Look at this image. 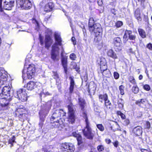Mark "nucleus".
Returning <instances> with one entry per match:
<instances>
[{"label": "nucleus", "mask_w": 152, "mask_h": 152, "mask_svg": "<svg viewBox=\"0 0 152 152\" xmlns=\"http://www.w3.org/2000/svg\"><path fill=\"white\" fill-rule=\"evenodd\" d=\"M35 66L33 64L29 65L26 69L24 68L23 71V77L24 79L28 78L31 79L35 72Z\"/></svg>", "instance_id": "1"}, {"label": "nucleus", "mask_w": 152, "mask_h": 152, "mask_svg": "<svg viewBox=\"0 0 152 152\" xmlns=\"http://www.w3.org/2000/svg\"><path fill=\"white\" fill-rule=\"evenodd\" d=\"M17 6L22 9H30L32 6L31 2L29 0H20L17 2Z\"/></svg>", "instance_id": "2"}, {"label": "nucleus", "mask_w": 152, "mask_h": 152, "mask_svg": "<svg viewBox=\"0 0 152 152\" xmlns=\"http://www.w3.org/2000/svg\"><path fill=\"white\" fill-rule=\"evenodd\" d=\"M11 88L9 86H5L2 90V92L0 94V99H3L10 97L12 95V91H11Z\"/></svg>", "instance_id": "3"}, {"label": "nucleus", "mask_w": 152, "mask_h": 152, "mask_svg": "<svg viewBox=\"0 0 152 152\" xmlns=\"http://www.w3.org/2000/svg\"><path fill=\"white\" fill-rule=\"evenodd\" d=\"M59 48L56 42H55L52 46L51 52V58L54 61H58L59 60Z\"/></svg>", "instance_id": "4"}, {"label": "nucleus", "mask_w": 152, "mask_h": 152, "mask_svg": "<svg viewBox=\"0 0 152 152\" xmlns=\"http://www.w3.org/2000/svg\"><path fill=\"white\" fill-rule=\"evenodd\" d=\"M85 128L82 130L84 136L87 138L92 140L94 134L92 132V129L90 127V124H86Z\"/></svg>", "instance_id": "5"}, {"label": "nucleus", "mask_w": 152, "mask_h": 152, "mask_svg": "<svg viewBox=\"0 0 152 152\" xmlns=\"http://www.w3.org/2000/svg\"><path fill=\"white\" fill-rule=\"evenodd\" d=\"M26 94L24 90L20 89L17 91L16 94L15 95V96L18 98L19 100L24 102L26 101L27 99Z\"/></svg>", "instance_id": "6"}, {"label": "nucleus", "mask_w": 152, "mask_h": 152, "mask_svg": "<svg viewBox=\"0 0 152 152\" xmlns=\"http://www.w3.org/2000/svg\"><path fill=\"white\" fill-rule=\"evenodd\" d=\"M61 149L64 152H73L75 148L73 144L70 143L65 142L61 144Z\"/></svg>", "instance_id": "7"}, {"label": "nucleus", "mask_w": 152, "mask_h": 152, "mask_svg": "<svg viewBox=\"0 0 152 152\" xmlns=\"http://www.w3.org/2000/svg\"><path fill=\"white\" fill-rule=\"evenodd\" d=\"M68 121L71 124L74 123L75 121L74 111L73 109V105L71 104L68 106Z\"/></svg>", "instance_id": "8"}, {"label": "nucleus", "mask_w": 152, "mask_h": 152, "mask_svg": "<svg viewBox=\"0 0 152 152\" xmlns=\"http://www.w3.org/2000/svg\"><path fill=\"white\" fill-rule=\"evenodd\" d=\"M92 31L89 30L90 31L91 33L94 32L95 34V35L96 37L97 36L101 34L102 31L101 26L98 23H95V25L92 27Z\"/></svg>", "instance_id": "9"}, {"label": "nucleus", "mask_w": 152, "mask_h": 152, "mask_svg": "<svg viewBox=\"0 0 152 152\" xmlns=\"http://www.w3.org/2000/svg\"><path fill=\"white\" fill-rule=\"evenodd\" d=\"M63 114V116H65V113L62 110H57L53 114L51 118V121H53L55 120H57L58 118H61V114Z\"/></svg>", "instance_id": "10"}, {"label": "nucleus", "mask_w": 152, "mask_h": 152, "mask_svg": "<svg viewBox=\"0 0 152 152\" xmlns=\"http://www.w3.org/2000/svg\"><path fill=\"white\" fill-rule=\"evenodd\" d=\"M15 0H5L4 2V8L6 10H10L14 6Z\"/></svg>", "instance_id": "11"}, {"label": "nucleus", "mask_w": 152, "mask_h": 152, "mask_svg": "<svg viewBox=\"0 0 152 152\" xmlns=\"http://www.w3.org/2000/svg\"><path fill=\"white\" fill-rule=\"evenodd\" d=\"M51 31L49 32L48 35H46L45 39V45L46 48L48 49L52 43L53 40L51 38V35L52 34Z\"/></svg>", "instance_id": "12"}, {"label": "nucleus", "mask_w": 152, "mask_h": 152, "mask_svg": "<svg viewBox=\"0 0 152 152\" xmlns=\"http://www.w3.org/2000/svg\"><path fill=\"white\" fill-rule=\"evenodd\" d=\"M53 121H51L52 123H53V125L55 127L58 128H59L60 130H61V129L60 128H62L64 126L63 124V122L61 120V118H60L59 119H57V121L56 120H54Z\"/></svg>", "instance_id": "13"}, {"label": "nucleus", "mask_w": 152, "mask_h": 152, "mask_svg": "<svg viewBox=\"0 0 152 152\" xmlns=\"http://www.w3.org/2000/svg\"><path fill=\"white\" fill-rule=\"evenodd\" d=\"M113 42L115 47H116L115 48L118 49V50H121V40L120 38L118 37L114 38L113 39Z\"/></svg>", "instance_id": "14"}, {"label": "nucleus", "mask_w": 152, "mask_h": 152, "mask_svg": "<svg viewBox=\"0 0 152 152\" xmlns=\"http://www.w3.org/2000/svg\"><path fill=\"white\" fill-rule=\"evenodd\" d=\"M7 75L4 73V71L0 70V85L4 84V82L7 80Z\"/></svg>", "instance_id": "15"}, {"label": "nucleus", "mask_w": 152, "mask_h": 152, "mask_svg": "<svg viewBox=\"0 0 152 152\" xmlns=\"http://www.w3.org/2000/svg\"><path fill=\"white\" fill-rule=\"evenodd\" d=\"M54 36L55 41L57 42V45L59 46L61 45V38L60 37V34L58 32H55L54 33Z\"/></svg>", "instance_id": "16"}, {"label": "nucleus", "mask_w": 152, "mask_h": 152, "mask_svg": "<svg viewBox=\"0 0 152 152\" xmlns=\"http://www.w3.org/2000/svg\"><path fill=\"white\" fill-rule=\"evenodd\" d=\"M133 132L136 136H139L142 133V128L140 126H137L133 129Z\"/></svg>", "instance_id": "17"}, {"label": "nucleus", "mask_w": 152, "mask_h": 152, "mask_svg": "<svg viewBox=\"0 0 152 152\" xmlns=\"http://www.w3.org/2000/svg\"><path fill=\"white\" fill-rule=\"evenodd\" d=\"M108 56L115 59L118 58V56L115 52L112 49L108 50L107 52Z\"/></svg>", "instance_id": "18"}, {"label": "nucleus", "mask_w": 152, "mask_h": 152, "mask_svg": "<svg viewBox=\"0 0 152 152\" xmlns=\"http://www.w3.org/2000/svg\"><path fill=\"white\" fill-rule=\"evenodd\" d=\"M69 78L70 80V81L69 92V94H71L73 92L75 84L73 78L72 77H70Z\"/></svg>", "instance_id": "19"}, {"label": "nucleus", "mask_w": 152, "mask_h": 152, "mask_svg": "<svg viewBox=\"0 0 152 152\" xmlns=\"http://www.w3.org/2000/svg\"><path fill=\"white\" fill-rule=\"evenodd\" d=\"M36 87V83L33 81H30L27 84V88L28 90H32Z\"/></svg>", "instance_id": "20"}, {"label": "nucleus", "mask_w": 152, "mask_h": 152, "mask_svg": "<svg viewBox=\"0 0 152 152\" xmlns=\"http://www.w3.org/2000/svg\"><path fill=\"white\" fill-rule=\"evenodd\" d=\"M126 34H128L129 35V38L130 40H134L136 38V36L132 33V31H126L125 34L124 36V37H125V36H126Z\"/></svg>", "instance_id": "21"}, {"label": "nucleus", "mask_w": 152, "mask_h": 152, "mask_svg": "<svg viewBox=\"0 0 152 152\" xmlns=\"http://www.w3.org/2000/svg\"><path fill=\"white\" fill-rule=\"evenodd\" d=\"M95 23L94 20V19L92 18H90L88 22V28L89 30H92V27L95 25Z\"/></svg>", "instance_id": "22"}, {"label": "nucleus", "mask_w": 152, "mask_h": 152, "mask_svg": "<svg viewBox=\"0 0 152 152\" xmlns=\"http://www.w3.org/2000/svg\"><path fill=\"white\" fill-rule=\"evenodd\" d=\"M134 16L138 22L141 20L142 18L140 17V13L139 10H136L135 12Z\"/></svg>", "instance_id": "23"}, {"label": "nucleus", "mask_w": 152, "mask_h": 152, "mask_svg": "<svg viewBox=\"0 0 152 152\" xmlns=\"http://www.w3.org/2000/svg\"><path fill=\"white\" fill-rule=\"evenodd\" d=\"M96 89V86L94 82L91 83L88 86L89 92L92 91L94 92Z\"/></svg>", "instance_id": "24"}, {"label": "nucleus", "mask_w": 152, "mask_h": 152, "mask_svg": "<svg viewBox=\"0 0 152 152\" xmlns=\"http://www.w3.org/2000/svg\"><path fill=\"white\" fill-rule=\"evenodd\" d=\"M78 100L79 104L80 106L81 110L83 111L85 104V101L83 99L81 98H79Z\"/></svg>", "instance_id": "25"}, {"label": "nucleus", "mask_w": 152, "mask_h": 152, "mask_svg": "<svg viewBox=\"0 0 152 152\" xmlns=\"http://www.w3.org/2000/svg\"><path fill=\"white\" fill-rule=\"evenodd\" d=\"M108 99V96L107 94H100L99 96V101L102 102L103 101H105L106 99Z\"/></svg>", "instance_id": "26"}, {"label": "nucleus", "mask_w": 152, "mask_h": 152, "mask_svg": "<svg viewBox=\"0 0 152 152\" xmlns=\"http://www.w3.org/2000/svg\"><path fill=\"white\" fill-rule=\"evenodd\" d=\"M138 31L140 35L142 38H143L146 37V35L144 30L141 28H139Z\"/></svg>", "instance_id": "27"}, {"label": "nucleus", "mask_w": 152, "mask_h": 152, "mask_svg": "<svg viewBox=\"0 0 152 152\" xmlns=\"http://www.w3.org/2000/svg\"><path fill=\"white\" fill-rule=\"evenodd\" d=\"M103 75L106 77H110L111 76V74L109 70L107 69L102 72Z\"/></svg>", "instance_id": "28"}, {"label": "nucleus", "mask_w": 152, "mask_h": 152, "mask_svg": "<svg viewBox=\"0 0 152 152\" xmlns=\"http://www.w3.org/2000/svg\"><path fill=\"white\" fill-rule=\"evenodd\" d=\"M61 62L63 67L67 66V58L65 57H61Z\"/></svg>", "instance_id": "29"}, {"label": "nucleus", "mask_w": 152, "mask_h": 152, "mask_svg": "<svg viewBox=\"0 0 152 152\" xmlns=\"http://www.w3.org/2000/svg\"><path fill=\"white\" fill-rule=\"evenodd\" d=\"M83 116L84 119H85L86 124H90V123L88 121L86 112H83Z\"/></svg>", "instance_id": "30"}, {"label": "nucleus", "mask_w": 152, "mask_h": 152, "mask_svg": "<svg viewBox=\"0 0 152 152\" xmlns=\"http://www.w3.org/2000/svg\"><path fill=\"white\" fill-rule=\"evenodd\" d=\"M104 104L105 106L107 108L110 109L111 104L110 102V101L108 99V98L107 99H106L104 101Z\"/></svg>", "instance_id": "31"}, {"label": "nucleus", "mask_w": 152, "mask_h": 152, "mask_svg": "<svg viewBox=\"0 0 152 152\" xmlns=\"http://www.w3.org/2000/svg\"><path fill=\"white\" fill-rule=\"evenodd\" d=\"M145 102L146 100L142 99L136 101L135 103L136 104L140 106L141 104H144V103Z\"/></svg>", "instance_id": "32"}, {"label": "nucleus", "mask_w": 152, "mask_h": 152, "mask_svg": "<svg viewBox=\"0 0 152 152\" xmlns=\"http://www.w3.org/2000/svg\"><path fill=\"white\" fill-rule=\"evenodd\" d=\"M118 107L120 109H122L123 108L124 106V101L121 99H120L118 101Z\"/></svg>", "instance_id": "33"}, {"label": "nucleus", "mask_w": 152, "mask_h": 152, "mask_svg": "<svg viewBox=\"0 0 152 152\" xmlns=\"http://www.w3.org/2000/svg\"><path fill=\"white\" fill-rule=\"evenodd\" d=\"M72 65L77 72H79L80 71V68L79 66H77L76 63L74 62H72Z\"/></svg>", "instance_id": "34"}, {"label": "nucleus", "mask_w": 152, "mask_h": 152, "mask_svg": "<svg viewBox=\"0 0 152 152\" xmlns=\"http://www.w3.org/2000/svg\"><path fill=\"white\" fill-rule=\"evenodd\" d=\"M106 62L105 58H103L101 59L100 69H102V66L106 65Z\"/></svg>", "instance_id": "35"}, {"label": "nucleus", "mask_w": 152, "mask_h": 152, "mask_svg": "<svg viewBox=\"0 0 152 152\" xmlns=\"http://www.w3.org/2000/svg\"><path fill=\"white\" fill-rule=\"evenodd\" d=\"M132 91L134 94L137 93L139 91V89L137 86H134L132 88Z\"/></svg>", "instance_id": "36"}, {"label": "nucleus", "mask_w": 152, "mask_h": 152, "mask_svg": "<svg viewBox=\"0 0 152 152\" xmlns=\"http://www.w3.org/2000/svg\"><path fill=\"white\" fill-rule=\"evenodd\" d=\"M76 138L78 141V145H80L82 143V139L81 136L79 134V136H77Z\"/></svg>", "instance_id": "37"}, {"label": "nucleus", "mask_w": 152, "mask_h": 152, "mask_svg": "<svg viewBox=\"0 0 152 152\" xmlns=\"http://www.w3.org/2000/svg\"><path fill=\"white\" fill-rule=\"evenodd\" d=\"M54 4L52 2H49L46 5V7H48L50 10H52L54 7Z\"/></svg>", "instance_id": "38"}, {"label": "nucleus", "mask_w": 152, "mask_h": 152, "mask_svg": "<svg viewBox=\"0 0 152 152\" xmlns=\"http://www.w3.org/2000/svg\"><path fill=\"white\" fill-rule=\"evenodd\" d=\"M124 87L123 85H121L119 87V89L120 91L121 94L122 95H124Z\"/></svg>", "instance_id": "39"}, {"label": "nucleus", "mask_w": 152, "mask_h": 152, "mask_svg": "<svg viewBox=\"0 0 152 152\" xmlns=\"http://www.w3.org/2000/svg\"><path fill=\"white\" fill-rule=\"evenodd\" d=\"M15 136H13L12 139H10L9 140V144L11 145L10 146L11 147L13 146V143L15 142Z\"/></svg>", "instance_id": "40"}, {"label": "nucleus", "mask_w": 152, "mask_h": 152, "mask_svg": "<svg viewBox=\"0 0 152 152\" xmlns=\"http://www.w3.org/2000/svg\"><path fill=\"white\" fill-rule=\"evenodd\" d=\"M97 128L101 131H103L104 130V127L102 124H98L96 125Z\"/></svg>", "instance_id": "41"}, {"label": "nucleus", "mask_w": 152, "mask_h": 152, "mask_svg": "<svg viewBox=\"0 0 152 152\" xmlns=\"http://www.w3.org/2000/svg\"><path fill=\"white\" fill-rule=\"evenodd\" d=\"M69 58L72 60H75L76 58V57L75 54L72 53L70 55Z\"/></svg>", "instance_id": "42"}, {"label": "nucleus", "mask_w": 152, "mask_h": 152, "mask_svg": "<svg viewBox=\"0 0 152 152\" xmlns=\"http://www.w3.org/2000/svg\"><path fill=\"white\" fill-rule=\"evenodd\" d=\"M97 149L99 152L102 151L104 150V147L103 145H100L97 147Z\"/></svg>", "instance_id": "43"}, {"label": "nucleus", "mask_w": 152, "mask_h": 152, "mask_svg": "<svg viewBox=\"0 0 152 152\" xmlns=\"http://www.w3.org/2000/svg\"><path fill=\"white\" fill-rule=\"evenodd\" d=\"M143 88L147 91H149L150 90V86L148 84H145L143 86Z\"/></svg>", "instance_id": "44"}, {"label": "nucleus", "mask_w": 152, "mask_h": 152, "mask_svg": "<svg viewBox=\"0 0 152 152\" xmlns=\"http://www.w3.org/2000/svg\"><path fill=\"white\" fill-rule=\"evenodd\" d=\"M151 127V125L150 123L148 121L146 122L145 125V128L149 129Z\"/></svg>", "instance_id": "45"}, {"label": "nucleus", "mask_w": 152, "mask_h": 152, "mask_svg": "<svg viewBox=\"0 0 152 152\" xmlns=\"http://www.w3.org/2000/svg\"><path fill=\"white\" fill-rule=\"evenodd\" d=\"M123 23L121 21H118L115 23V26L117 28H119L122 26Z\"/></svg>", "instance_id": "46"}, {"label": "nucleus", "mask_w": 152, "mask_h": 152, "mask_svg": "<svg viewBox=\"0 0 152 152\" xmlns=\"http://www.w3.org/2000/svg\"><path fill=\"white\" fill-rule=\"evenodd\" d=\"M130 82L132 84H135L136 82L134 79L133 76H130L129 78Z\"/></svg>", "instance_id": "47"}, {"label": "nucleus", "mask_w": 152, "mask_h": 152, "mask_svg": "<svg viewBox=\"0 0 152 152\" xmlns=\"http://www.w3.org/2000/svg\"><path fill=\"white\" fill-rule=\"evenodd\" d=\"M114 76L115 79H118L119 77V74L117 72H115L114 73Z\"/></svg>", "instance_id": "48"}, {"label": "nucleus", "mask_w": 152, "mask_h": 152, "mask_svg": "<svg viewBox=\"0 0 152 152\" xmlns=\"http://www.w3.org/2000/svg\"><path fill=\"white\" fill-rule=\"evenodd\" d=\"M53 75L54 76V78L55 79H56L58 77V75L57 72H53Z\"/></svg>", "instance_id": "49"}, {"label": "nucleus", "mask_w": 152, "mask_h": 152, "mask_svg": "<svg viewBox=\"0 0 152 152\" xmlns=\"http://www.w3.org/2000/svg\"><path fill=\"white\" fill-rule=\"evenodd\" d=\"M39 41L40 43V44L42 45H43L44 42L43 41V39L41 35H40L39 36Z\"/></svg>", "instance_id": "50"}, {"label": "nucleus", "mask_w": 152, "mask_h": 152, "mask_svg": "<svg viewBox=\"0 0 152 152\" xmlns=\"http://www.w3.org/2000/svg\"><path fill=\"white\" fill-rule=\"evenodd\" d=\"M147 47L150 50H152V44L149 43L147 45Z\"/></svg>", "instance_id": "51"}, {"label": "nucleus", "mask_w": 152, "mask_h": 152, "mask_svg": "<svg viewBox=\"0 0 152 152\" xmlns=\"http://www.w3.org/2000/svg\"><path fill=\"white\" fill-rule=\"evenodd\" d=\"M101 71H104L107 69V65H104L102 66V69H100Z\"/></svg>", "instance_id": "52"}, {"label": "nucleus", "mask_w": 152, "mask_h": 152, "mask_svg": "<svg viewBox=\"0 0 152 152\" xmlns=\"http://www.w3.org/2000/svg\"><path fill=\"white\" fill-rule=\"evenodd\" d=\"M74 45H76V41L75 39V37H72L71 39Z\"/></svg>", "instance_id": "53"}, {"label": "nucleus", "mask_w": 152, "mask_h": 152, "mask_svg": "<svg viewBox=\"0 0 152 152\" xmlns=\"http://www.w3.org/2000/svg\"><path fill=\"white\" fill-rule=\"evenodd\" d=\"M113 144L115 147H117L118 144V142L116 141L115 142H113Z\"/></svg>", "instance_id": "54"}, {"label": "nucleus", "mask_w": 152, "mask_h": 152, "mask_svg": "<svg viewBox=\"0 0 152 152\" xmlns=\"http://www.w3.org/2000/svg\"><path fill=\"white\" fill-rule=\"evenodd\" d=\"M72 136L77 137V136H79V134H77L75 132H73L72 134Z\"/></svg>", "instance_id": "55"}, {"label": "nucleus", "mask_w": 152, "mask_h": 152, "mask_svg": "<svg viewBox=\"0 0 152 152\" xmlns=\"http://www.w3.org/2000/svg\"><path fill=\"white\" fill-rule=\"evenodd\" d=\"M97 3L99 6H101L102 5L103 3L102 0H99Z\"/></svg>", "instance_id": "56"}, {"label": "nucleus", "mask_w": 152, "mask_h": 152, "mask_svg": "<svg viewBox=\"0 0 152 152\" xmlns=\"http://www.w3.org/2000/svg\"><path fill=\"white\" fill-rule=\"evenodd\" d=\"M61 49H62V51H61V57H64L63 56L64 55V49L62 47H61Z\"/></svg>", "instance_id": "57"}, {"label": "nucleus", "mask_w": 152, "mask_h": 152, "mask_svg": "<svg viewBox=\"0 0 152 152\" xmlns=\"http://www.w3.org/2000/svg\"><path fill=\"white\" fill-rule=\"evenodd\" d=\"M107 144H109L111 142V140L108 139H106L105 140Z\"/></svg>", "instance_id": "58"}, {"label": "nucleus", "mask_w": 152, "mask_h": 152, "mask_svg": "<svg viewBox=\"0 0 152 152\" xmlns=\"http://www.w3.org/2000/svg\"><path fill=\"white\" fill-rule=\"evenodd\" d=\"M141 151L142 152H148L149 151L147 150L144 149H141Z\"/></svg>", "instance_id": "59"}, {"label": "nucleus", "mask_w": 152, "mask_h": 152, "mask_svg": "<svg viewBox=\"0 0 152 152\" xmlns=\"http://www.w3.org/2000/svg\"><path fill=\"white\" fill-rule=\"evenodd\" d=\"M33 23H35L37 24V26H38V22L36 20L34 19H33Z\"/></svg>", "instance_id": "60"}, {"label": "nucleus", "mask_w": 152, "mask_h": 152, "mask_svg": "<svg viewBox=\"0 0 152 152\" xmlns=\"http://www.w3.org/2000/svg\"><path fill=\"white\" fill-rule=\"evenodd\" d=\"M121 118L123 119H124L125 118V116L124 114L123 113H122V114L120 116Z\"/></svg>", "instance_id": "61"}, {"label": "nucleus", "mask_w": 152, "mask_h": 152, "mask_svg": "<svg viewBox=\"0 0 152 152\" xmlns=\"http://www.w3.org/2000/svg\"><path fill=\"white\" fill-rule=\"evenodd\" d=\"M148 71L147 70V69H146L145 71V73L147 75V76L148 77V78H149V74L148 73Z\"/></svg>", "instance_id": "62"}, {"label": "nucleus", "mask_w": 152, "mask_h": 152, "mask_svg": "<svg viewBox=\"0 0 152 152\" xmlns=\"http://www.w3.org/2000/svg\"><path fill=\"white\" fill-rule=\"evenodd\" d=\"M125 121L126 122V125L129 124L130 123L128 119H126V120H125Z\"/></svg>", "instance_id": "63"}, {"label": "nucleus", "mask_w": 152, "mask_h": 152, "mask_svg": "<svg viewBox=\"0 0 152 152\" xmlns=\"http://www.w3.org/2000/svg\"><path fill=\"white\" fill-rule=\"evenodd\" d=\"M117 113L118 115H120V116H121V115L122 114V113L120 111H117Z\"/></svg>", "instance_id": "64"}]
</instances>
